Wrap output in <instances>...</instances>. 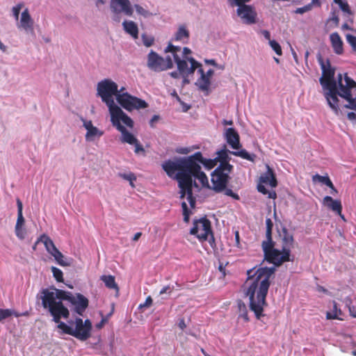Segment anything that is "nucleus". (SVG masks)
<instances>
[{
	"label": "nucleus",
	"mask_w": 356,
	"mask_h": 356,
	"mask_svg": "<svg viewBox=\"0 0 356 356\" xmlns=\"http://www.w3.org/2000/svg\"><path fill=\"white\" fill-rule=\"evenodd\" d=\"M332 44H343L341 39L337 33H333L330 36Z\"/></svg>",
	"instance_id": "42"
},
{
	"label": "nucleus",
	"mask_w": 356,
	"mask_h": 356,
	"mask_svg": "<svg viewBox=\"0 0 356 356\" xmlns=\"http://www.w3.org/2000/svg\"><path fill=\"white\" fill-rule=\"evenodd\" d=\"M218 270L220 273H222V275L225 277L226 273H225V265L223 264V263H220L219 264V266H218Z\"/></svg>",
	"instance_id": "55"
},
{
	"label": "nucleus",
	"mask_w": 356,
	"mask_h": 356,
	"mask_svg": "<svg viewBox=\"0 0 356 356\" xmlns=\"http://www.w3.org/2000/svg\"><path fill=\"white\" fill-rule=\"evenodd\" d=\"M33 21L29 14L28 8L24 9L21 13L19 22L17 24V27L22 29L26 32H31L33 31Z\"/></svg>",
	"instance_id": "21"
},
{
	"label": "nucleus",
	"mask_w": 356,
	"mask_h": 356,
	"mask_svg": "<svg viewBox=\"0 0 356 356\" xmlns=\"http://www.w3.org/2000/svg\"><path fill=\"white\" fill-rule=\"evenodd\" d=\"M333 1L338 4L340 9L346 14L352 15L353 13L347 1L343 0H333Z\"/></svg>",
	"instance_id": "35"
},
{
	"label": "nucleus",
	"mask_w": 356,
	"mask_h": 356,
	"mask_svg": "<svg viewBox=\"0 0 356 356\" xmlns=\"http://www.w3.org/2000/svg\"><path fill=\"white\" fill-rule=\"evenodd\" d=\"M225 136L227 143L234 149H238L241 145L240 143V137L238 132L234 128H228L225 130Z\"/></svg>",
	"instance_id": "22"
},
{
	"label": "nucleus",
	"mask_w": 356,
	"mask_h": 356,
	"mask_svg": "<svg viewBox=\"0 0 356 356\" xmlns=\"http://www.w3.org/2000/svg\"><path fill=\"white\" fill-rule=\"evenodd\" d=\"M217 163L216 158L204 159L200 152H197L187 157L165 161L162 163V168L169 177L177 181L180 199L186 197L191 207L194 208L196 198L193 193V187H197L198 185L193 179H197L203 186L209 187L208 178L200 165L211 170Z\"/></svg>",
	"instance_id": "1"
},
{
	"label": "nucleus",
	"mask_w": 356,
	"mask_h": 356,
	"mask_svg": "<svg viewBox=\"0 0 356 356\" xmlns=\"http://www.w3.org/2000/svg\"><path fill=\"white\" fill-rule=\"evenodd\" d=\"M343 301L346 306L348 308L350 315L353 318H356V306L352 305V299L350 297H346Z\"/></svg>",
	"instance_id": "37"
},
{
	"label": "nucleus",
	"mask_w": 356,
	"mask_h": 356,
	"mask_svg": "<svg viewBox=\"0 0 356 356\" xmlns=\"http://www.w3.org/2000/svg\"><path fill=\"white\" fill-rule=\"evenodd\" d=\"M152 299L151 296H148V297L146 298V300H145V301L144 304H143V305H142V304H141V305H140V307H148L151 306V305H152Z\"/></svg>",
	"instance_id": "48"
},
{
	"label": "nucleus",
	"mask_w": 356,
	"mask_h": 356,
	"mask_svg": "<svg viewBox=\"0 0 356 356\" xmlns=\"http://www.w3.org/2000/svg\"><path fill=\"white\" fill-rule=\"evenodd\" d=\"M116 100L123 108L128 111L146 108L148 106L145 100L132 96L127 92L118 94Z\"/></svg>",
	"instance_id": "14"
},
{
	"label": "nucleus",
	"mask_w": 356,
	"mask_h": 356,
	"mask_svg": "<svg viewBox=\"0 0 356 356\" xmlns=\"http://www.w3.org/2000/svg\"><path fill=\"white\" fill-rule=\"evenodd\" d=\"M171 77L174 79H179L181 75L179 71L178 72H172L170 73Z\"/></svg>",
	"instance_id": "58"
},
{
	"label": "nucleus",
	"mask_w": 356,
	"mask_h": 356,
	"mask_svg": "<svg viewBox=\"0 0 356 356\" xmlns=\"http://www.w3.org/2000/svg\"><path fill=\"white\" fill-rule=\"evenodd\" d=\"M205 63H208V64H210V65H214V66L216 65V63L215 60H213V59H210V60L206 59L205 60Z\"/></svg>",
	"instance_id": "64"
},
{
	"label": "nucleus",
	"mask_w": 356,
	"mask_h": 356,
	"mask_svg": "<svg viewBox=\"0 0 356 356\" xmlns=\"http://www.w3.org/2000/svg\"><path fill=\"white\" fill-rule=\"evenodd\" d=\"M111 121L113 126L115 127L122 134L120 138L122 143L134 145V152L136 154H145V149L140 143L138 140L134 136V134L129 132L127 129L121 124L122 122L127 127L133 128L134 122L130 117L122 112L121 115H116L111 117Z\"/></svg>",
	"instance_id": "6"
},
{
	"label": "nucleus",
	"mask_w": 356,
	"mask_h": 356,
	"mask_svg": "<svg viewBox=\"0 0 356 356\" xmlns=\"http://www.w3.org/2000/svg\"><path fill=\"white\" fill-rule=\"evenodd\" d=\"M322 76L319 79L324 90V96L330 107L338 113L339 111L338 96L344 99L348 104L344 107L356 111V82L347 73L339 74L334 79L335 69L332 67L329 60L325 63L319 59Z\"/></svg>",
	"instance_id": "2"
},
{
	"label": "nucleus",
	"mask_w": 356,
	"mask_h": 356,
	"mask_svg": "<svg viewBox=\"0 0 356 356\" xmlns=\"http://www.w3.org/2000/svg\"><path fill=\"white\" fill-rule=\"evenodd\" d=\"M330 20L336 24H338L339 19L338 16L334 13H333L332 17H330Z\"/></svg>",
	"instance_id": "59"
},
{
	"label": "nucleus",
	"mask_w": 356,
	"mask_h": 356,
	"mask_svg": "<svg viewBox=\"0 0 356 356\" xmlns=\"http://www.w3.org/2000/svg\"><path fill=\"white\" fill-rule=\"evenodd\" d=\"M179 327H180V329H181L182 330H184L186 327V325L185 323V321H184V319H181L179 322Z\"/></svg>",
	"instance_id": "60"
},
{
	"label": "nucleus",
	"mask_w": 356,
	"mask_h": 356,
	"mask_svg": "<svg viewBox=\"0 0 356 356\" xmlns=\"http://www.w3.org/2000/svg\"><path fill=\"white\" fill-rule=\"evenodd\" d=\"M57 253L53 254V257H54L56 261L62 266H70V263L66 261L64 257V255L62 254L60 250H58Z\"/></svg>",
	"instance_id": "38"
},
{
	"label": "nucleus",
	"mask_w": 356,
	"mask_h": 356,
	"mask_svg": "<svg viewBox=\"0 0 356 356\" xmlns=\"http://www.w3.org/2000/svg\"><path fill=\"white\" fill-rule=\"evenodd\" d=\"M26 232L22 227H15V234L18 238L22 240L25 237Z\"/></svg>",
	"instance_id": "45"
},
{
	"label": "nucleus",
	"mask_w": 356,
	"mask_h": 356,
	"mask_svg": "<svg viewBox=\"0 0 356 356\" xmlns=\"http://www.w3.org/2000/svg\"><path fill=\"white\" fill-rule=\"evenodd\" d=\"M348 119L352 122H356V113L349 112L347 115Z\"/></svg>",
	"instance_id": "52"
},
{
	"label": "nucleus",
	"mask_w": 356,
	"mask_h": 356,
	"mask_svg": "<svg viewBox=\"0 0 356 356\" xmlns=\"http://www.w3.org/2000/svg\"><path fill=\"white\" fill-rule=\"evenodd\" d=\"M23 7V5L22 3H19L16 5L15 6L13 7L12 8V13L13 15L15 17L16 20L19 19V13Z\"/></svg>",
	"instance_id": "43"
},
{
	"label": "nucleus",
	"mask_w": 356,
	"mask_h": 356,
	"mask_svg": "<svg viewBox=\"0 0 356 356\" xmlns=\"http://www.w3.org/2000/svg\"><path fill=\"white\" fill-rule=\"evenodd\" d=\"M312 180L313 181L321 182V184H325L331 189L334 190V186L328 176H321L317 174L313 176Z\"/></svg>",
	"instance_id": "31"
},
{
	"label": "nucleus",
	"mask_w": 356,
	"mask_h": 356,
	"mask_svg": "<svg viewBox=\"0 0 356 356\" xmlns=\"http://www.w3.org/2000/svg\"><path fill=\"white\" fill-rule=\"evenodd\" d=\"M142 236V233L141 232H137L134 234V237H133V241H138L140 237Z\"/></svg>",
	"instance_id": "63"
},
{
	"label": "nucleus",
	"mask_w": 356,
	"mask_h": 356,
	"mask_svg": "<svg viewBox=\"0 0 356 356\" xmlns=\"http://www.w3.org/2000/svg\"><path fill=\"white\" fill-rule=\"evenodd\" d=\"M159 120V116L154 115L149 121V126L152 128L155 127V123Z\"/></svg>",
	"instance_id": "49"
},
{
	"label": "nucleus",
	"mask_w": 356,
	"mask_h": 356,
	"mask_svg": "<svg viewBox=\"0 0 356 356\" xmlns=\"http://www.w3.org/2000/svg\"><path fill=\"white\" fill-rule=\"evenodd\" d=\"M124 31L130 34L133 38H136L138 37V29L137 24L130 20H125L122 23Z\"/></svg>",
	"instance_id": "26"
},
{
	"label": "nucleus",
	"mask_w": 356,
	"mask_h": 356,
	"mask_svg": "<svg viewBox=\"0 0 356 356\" xmlns=\"http://www.w3.org/2000/svg\"><path fill=\"white\" fill-rule=\"evenodd\" d=\"M51 270L56 280L58 282H63V274L62 270L55 266H52Z\"/></svg>",
	"instance_id": "40"
},
{
	"label": "nucleus",
	"mask_w": 356,
	"mask_h": 356,
	"mask_svg": "<svg viewBox=\"0 0 356 356\" xmlns=\"http://www.w3.org/2000/svg\"><path fill=\"white\" fill-rule=\"evenodd\" d=\"M143 44H153L155 42L154 38L148 34H143L142 35Z\"/></svg>",
	"instance_id": "44"
},
{
	"label": "nucleus",
	"mask_w": 356,
	"mask_h": 356,
	"mask_svg": "<svg viewBox=\"0 0 356 356\" xmlns=\"http://www.w3.org/2000/svg\"><path fill=\"white\" fill-rule=\"evenodd\" d=\"M72 298L73 300H70V302L74 306V312L79 315L82 316L88 307V299L79 293H76L74 296L72 295Z\"/></svg>",
	"instance_id": "19"
},
{
	"label": "nucleus",
	"mask_w": 356,
	"mask_h": 356,
	"mask_svg": "<svg viewBox=\"0 0 356 356\" xmlns=\"http://www.w3.org/2000/svg\"><path fill=\"white\" fill-rule=\"evenodd\" d=\"M26 314H27V312L24 313L23 314H20L14 312L13 310L9 309H0V321L11 316L12 315H15V316L19 317L22 315H26Z\"/></svg>",
	"instance_id": "34"
},
{
	"label": "nucleus",
	"mask_w": 356,
	"mask_h": 356,
	"mask_svg": "<svg viewBox=\"0 0 356 356\" xmlns=\"http://www.w3.org/2000/svg\"><path fill=\"white\" fill-rule=\"evenodd\" d=\"M237 307L238 312V317L242 318L245 322H248L250 321L248 316V312L247 309V307L245 302L241 300H237Z\"/></svg>",
	"instance_id": "30"
},
{
	"label": "nucleus",
	"mask_w": 356,
	"mask_h": 356,
	"mask_svg": "<svg viewBox=\"0 0 356 356\" xmlns=\"http://www.w3.org/2000/svg\"><path fill=\"white\" fill-rule=\"evenodd\" d=\"M263 184H269L272 188H275L277 185L275 173L269 166H267V171L260 177L257 190L264 195H268V198L275 199L277 197L275 191H268Z\"/></svg>",
	"instance_id": "15"
},
{
	"label": "nucleus",
	"mask_w": 356,
	"mask_h": 356,
	"mask_svg": "<svg viewBox=\"0 0 356 356\" xmlns=\"http://www.w3.org/2000/svg\"><path fill=\"white\" fill-rule=\"evenodd\" d=\"M233 165H219L211 173V184L210 187L216 193H225L227 196L232 197L234 200H239V195L234 193L232 189L227 188L230 179L229 175L233 170Z\"/></svg>",
	"instance_id": "7"
},
{
	"label": "nucleus",
	"mask_w": 356,
	"mask_h": 356,
	"mask_svg": "<svg viewBox=\"0 0 356 356\" xmlns=\"http://www.w3.org/2000/svg\"><path fill=\"white\" fill-rule=\"evenodd\" d=\"M308 5H310L312 6V9L314 7V6H321V1L320 0H312L311 3H309Z\"/></svg>",
	"instance_id": "56"
},
{
	"label": "nucleus",
	"mask_w": 356,
	"mask_h": 356,
	"mask_svg": "<svg viewBox=\"0 0 356 356\" xmlns=\"http://www.w3.org/2000/svg\"><path fill=\"white\" fill-rule=\"evenodd\" d=\"M97 95L102 98L108 107L111 117L116 115H121L123 111L115 104L113 96L117 95L118 93V86L116 83L111 79H104L98 83Z\"/></svg>",
	"instance_id": "8"
},
{
	"label": "nucleus",
	"mask_w": 356,
	"mask_h": 356,
	"mask_svg": "<svg viewBox=\"0 0 356 356\" xmlns=\"http://www.w3.org/2000/svg\"><path fill=\"white\" fill-rule=\"evenodd\" d=\"M250 0H227L232 7L237 6L236 15L243 23L252 24L256 22L257 13L251 6L246 5Z\"/></svg>",
	"instance_id": "11"
},
{
	"label": "nucleus",
	"mask_w": 356,
	"mask_h": 356,
	"mask_svg": "<svg viewBox=\"0 0 356 356\" xmlns=\"http://www.w3.org/2000/svg\"><path fill=\"white\" fill-rule=\"evenodd\" d=\"M197 73L200 74V76L197 79L195 83V86L200 91L204 92L206 95H209L210 92L211 79L214 74L213 70L209 69L205 72L200 63V66L197 68Z\"/></svg>",
	"instance_id": "18"
},
{
	"label": "nucleus",
	"mask_w": 356,
	"mask_h": 356,
	"mask_svg": "<svg viewBox=\"0 0 356 356\" xmlns=\"http://www.w3.org/2000/svg\"><path fill=\"white\" fill-rule=\"evenodd\" d=\"M189 152L190 149L187 147L181 148L179 150H178V152L180 154H188Z\"/></svg>",
	"instance_id": "62"
},
{
	"label": "nucleus",
	"mask_w": 356,
	"mask_h": 356,
	"mask_svg": "<svg viewBox=\"0 0 356 356\" xmlns=\"http://www.w3.org/2000/svg\"><path fill=\"white\" fill-rule=\"evenodd\" d=\"M147 67L154 72H162L171 69L173 67L172 55L169 54L164 58L156 52L151 51L147 57Z\"/></svg>",
	"instance_id": "12"
},
{
	"label": "nucleus",
	"mask_w": 356,
	"mask_h": 356,
	"mask_svg": "<svg viewBox=\"0 0 356 356\" xmlns=\"http://www.w3.org/2000/svg\"><path fill=\"white\" fill-rule=\"evenodd\" d=\"M133 9L136 10L137 14L143 16L144 17H149L152 15V13L147 9L144 8L139 4L133 5Z\"/></svg>",
	"instance_id": "36"
},
{
	"label": "nucleus",
	"mask_w": 356,
	"mask_h": 356,
	"mask_svg": "<svg viewBox=\"0 0 356 356\" xmlns=\"http://www.w3.org/2000/svg\"><path fill=\"white\" fill-rule=\"evenodd\" d=\"M83 127L87 130L85 138L86 141H93L96 138H100L104 135V131L93 126L91 120L81 118Z\"/></svg>",
	"instance_id": "20"
},
{
	"label": "nucleus",
	"mask_w": 356,
	"mask_h": 356,
	"mask_svg": "<svg viewBox=\"0 0 356 356\" xmlns=\"http://www.w3.org/2000/svg\"><path fill=\"white\" fill-rule=\"evenodd\" d=\"M228 152H229V151L226 149L225 147H224V149H220L218 152H217L218 156L216 157V159L217 162L220 163L219 165L225 164V165H232L229 163L230 157L229 156Z\"/></svg>",
	"instance_id": "29"
},
{
	"label": "nucleus",
	"mask_w": 356,
	"mask_h": 356,
	"mask_svg": "<svg viewBox=\"0 0 356 356\" xmlns=\"http://www.w3.org/2000/svg\"><path fill=\"white\" fill-rule=\"evenodd\" d=\"M165 52L172 55L173 63L177 64V70L180 72L181 76L184 78V83H188L187 77L193 74L195 70L200 66V63L195 60L189 54L191 51L188 47H184L181 50L180 46H167Z\"/></svg>",
	"instance_id": "5"
},
{
	"label": "nucleus",
	"mask_w": 356,
	"mask_h": 356,
	"mask_svg": "<svg viewBox=\"0 0 356 356\" xmlns=\"http://www.w3.org/2000/svg\"><path fill=\"white\" fill-rule=\"evenodd\" d=\"M171 293V289H170V286H164L161 291H160V294L162 295L163 293Z\"/></svg>",
	"instance_id": "54"
},
{
	"label": "nucleus",
	"mask_w": 356,
	"mask_h": 356,
	"mask_svg": "<svg viewBox=\"0 0 356 356\" xmlns=\"http://www.w3.org/2000/svg\"><path fill=\"white\" fill-rule=\"evenodd\" d=\"M282 237V250H279L277 256L275 257L274 260L269 261V264H273L275 266H280L284 262L292 261L291 259V250L293 248L294 238L288 229L284 227L280 234Z\"/></svg>",
	"instance_id": "10"
},
{
	"label": "nucleus",
	"mask_w": 356,
	"mask_h": 356,
	"mask_svg": "<svg viewBox=\"0 0 356 356\" xmlns=\"http://www.w3.org/2000/svg\"><path fill=\"white\" fill-rule=\"evenodd\" d=\"M101 280L104 282L105 286L109 289H114L117 294H118L120 289L115 282V277L113 275H102Z\"/></svg>",
	"instance_id": "27"
},
{
	"label": "nucleus",
	"mask_w": 356,
	"mask_h": 356,
	"mask_svg": "<svg viewBox=\"0 0 356 356\" xmlns=\"http://www.w3.org/2000/svg\"><path fill=\"white\" fill-rule=\"evenodd\" d=\"M234 236H235L236 245L238 246V245L240 243V236H239V233L238 231L235 232Z\"/></svg>",
	"instance_id": "61"
},
{
	"label": "nucleus",
	"mask_w": 356,
	"mask_h": 356,
	"mask_svg": "<svg viewBox=\"0 0 356 356\" xmlns=\"http://www.w3.org/2000/svg\"><path fill=\"white\" fill-rule=\"evenodd\" d=\"M275 272V267H261L247 271L244 293L249 298L250 309L254 312L257 319L264 316V307L268 305L266 296L270 286V278Z\"/></svg>",
	"instance_id": "3"
},
{
	"label": "nucleus",
	"mask_w": 356,
	"mask_h": 356,
	"mask_svg": "<svg viewBox=\"0 0 356 356\" xmlns=\"http://www.w3.org/2000/svg\"><path fill=\"white\" fill-rule=\"evenodd\" d=\"M323 203L328 209L336 212L339 216H340L341 217L342 219L345 220L344 216L341 213L342 205H341V202L340 200H334L330 196H325L323 200Z\"/></svg>",
	"instance_id": "24"
},
{
	"label": "nucleus",
	"mask_w": 356,
	"mask_h": 356,
	"mask_svg": "<svg viewBox=\"0 0 356 356\" xmlns=\"http://www.w3.org/2000/svg\"><path fill=\"white\" fill-rule=\"evenodd\" d=\"M271 229L266 230V240L261 243V248L264 252V259L269 263L273 261L275 256H277L279 250L275 248V242L273 241L272 237Z\"/></svg>",
	"instance_id": "17"
},
{
	"label": "nucleus",
	"mask_w": 356,
	"mask_h": 356,
	"mask_svg": "<svg viewBox=\"0 0 356 356\" xmlns=\"http://www.w3.org/2000/svg\"><path fill=\"white\" fill-rule=\"evenodd\" d=\"M277 55H282V46H271Z\"/></svg>",
	"instance_id": "57"
},
{
	"label": "nucleus",
	"mask_w": 356,
	"mask_h": 356,
	"mask_svg": "<svg viewBox=\"0 0 356 356\" xmlns=\"http://www.w3.org/2000/svg\"><path fill=\"white\" fill-rule=\"evenodd\" d=\"M312 10V6L310 5H306L301 8H298L294 12L296 14H303L305 13L309 12Z\"/></svg>",
	"instance_id": "46"
},
{
	"label": "nucleus",
	"mask_w": 356,
	"mask_h": 356,
	"mask_svg": "<svg viewBox=\"0 0 356 356\" xmlns=\"http://www.w3.org/2000/svg\"><path fill=\"white\" fill-rule=\"evenodd\" d=\"M343 46H333L334 51L337 54H341L343 52Z\"/></svg>",
	"instance_id": "51"
},
{
	"label": "nucleus",
	"mask_w": 356,
	"mask_h": 356,
	"mask_svg": "<svg viewBox=\"0 0 356 356\" xmlns=\"http://www.w3.org/2000/svg\"><path fill=\"white\" fill-rule=\"evenodd\" d=\"M266 229H271L273 230V222L270 218H266Z\"/></svg>",
	"instance_id": "50"
},
{
	"label": "nucleus",
	"mask_w": 356,
	"mask_h": 356,
	"mask_svg": "<svg viewBox=\"0 0 356 356\" xmlns=\"http://www.w3.org/2000/svg\"><path fill=\"white\" fill-rule=\"evenodd\" d=\"M190 33L186 26L181 24L179 26L177 30L174 33L173 37L168 44H172V42L186 43L189 38Z\"/></svg>",
	"instance_id": "23"
},
{
	"label": "nucleus",
	"mask_w": 356,
	"mask_h": 356,
	"mask_svg": "<svg viewBox=\"0 0 356 356\" xmlns=\"http://www.w3.org/2000/svg\"><path fill=\"white\" fill-rule=\"evenodd\" d=\"M57 323V327L62 330L63 333L73 336L81 341H86L90 337L92 323L89 319L83 321L81 318H76L74 329L60 321Z\"/></svg>",
	"instance_id": "9"
},
{
	"label": "nucleus",
	"mask_w": 356,
	"mask_h": 356,
	"mask_svg": "<svg viewBox=\"0 0 356 356\" xmlns=\"http://www.w3.org/2000/svg\"><path fill=\"white\" fill-rule=\"evenodd\" d=\"M347 40L350 44H356V38L353 35H348Z\"/></svg>",
	"instance_id": "53"
},
{
	"label": "nucleus",
	"mask_w": 356,
	"mask_h": 356,
	"mask_svg": "<svg viewBox=\"0 0 356 356\" xmlns=\"http://www.w3.org/2000/svg\"><path fill=\"white\" fill-rule=\"evenodd\" d=\"M95 1L97 6L104 4L106 1V0ZM110 8L111 10L117 15L122 13L131 17L134 14L133 5L130 0H111Z\"/></svg>",
	"instance_id": "16"
},
{
	"label": "nucleus",
	"mask_w": 356,
	"mask_h": 356,
	"mask_svg": "<svg viewBox=\"0 0 356 356\" xmlns=\"http://www.w3.org/2000/svg\"><path fill=\"white\" fill-rule=\"evenodd\" d=\"M55 292L50 291L48 289L42 291V305L44 308L48 309L53 321L58 323L60 320L68 318L70 317L69 309L63 305L62 300H67L69 302L72 300V294L71 292L65 291L62 289L54 288Z\"/></svg>",
	"instance_id": "4"
},
{
	"label": "nucleus",
	"mask_w": 356,
	"mask_h": 356,
	"mask_svg": "<svg viewBox=\"0 0 356 356\" xmlns=\"http://www.w3.org/2000/svg\"><path fill=\"white\" fill-rule=\"evenodd\" d=\"M343 315V312L340 308H338L337 304L335 301L333 302V309L332 312H327L326 313V318L331 319H337L340 321H343V318L341 317Z\"/></svg>",
	"instance_id": "28"
},
{
	"label": "nucleus",
	"mask_w": 356,
	"mask_h": 356,
	"mask_svg": "<svg viewBox=\"0 0 356 356\" xmlns=\"http://www.w3.org/2000/svg\"><path fill=\"white\" fill-rule=\"evenodd\" d=\"M231 153L234 156L241 157L244 159H246V160H248L250 161H254V159L256 157L255 154H250L245 149H241V150L237 151V152H232Z\"/></svg>",
	"instance_id": "33"
},
{
	"label": "nucleus",
	"mask_w": 356,
	"mask_h": 356,
	"mask_svg": "<svg viewBox=\"0 0 356 356\" xmlns=\"http://www.w3.org/2000/svg\"><path fill=\"white\" fill-rule=\"evenodd\" d=\"M118 176L129 181L130 185L134 187V181L136 180V176L133 172L119 173Z\"/></svg>",
	"instance_id": "39"
},
{
	"label": "nucleus",
	"mask_w": 356,
	"mask_h": 356,
	"mask_svg": "<svg viewBox=\"0 0 356 356\" xmlns=\"http://www.w3.org/2000/svg\"><path fill=\"white\" fill-rule=\"evenodd\" d=\"M190 234L195 235L200 241L208 240L209 236H211V238L214 240L211 222L206 217L194 220L193 227L191 229Z\"/></svg>",
	"instance_id": "13"
},
{
	"label": "nucleus",
	"mask_w": 356,
	"mask_h": 356,
	"mask_svg": "<svg viewBox=\"0 0 356 356\" xmlns=\"http://www.w3.org/2000/svg\"><path fill=\"white\" fill-rule=\"evenodd\" d=\"M17 220L15 225V227H23L24 224V218L22 213L23 205L22 201L17 198Z\"/></svg>",
	"instance_id": "32"
},
{
	"label": "nucleus",
	"mask_w": 356,
	"mask_h": 356,
	"mask_svg": "<svg viewBox=\"0 0 356 356\" xmlns=\"http://www.w3.org/2000/svg\"><path fill=\"white\" fill-rule=\"evenodd\" d=\"M42 242L44 243L47 251L53 256V254L57 253L59 250L54 243L53 241L46 234H42L37 240L36 243Z\"/></svg>",
	"instance_id": "25"
},
{
	"label": "nucleus",
	"mask_w": 356,
	"mask_h": 356,
	"mask_svg": "<svg viewBox=\"0 0 356 356\" xmlns=\"http://www.w3.org/2000/svg\"><path fill=\"white\" fill-rule=\"evenodd\" d=\"M261 35H262V36H264L266 39H267L268 40L269 44H278V43H277L275 41L270 40V33L268 31H262Z\"/></svg>",
	"instance_id": "47"
},
{
	"label": "nucleus",
	"mask_w": 356,
	"mask_h": 356,
	"mask_svg": "<svg viewBox=\"0 0 356 356\" xmlns=\"http://www.w3.org/2000/svg\"><path fill=\"white\" fill-rule=\"evenodd\" d=\"M181 208L183 211L184 220L186 222H188L191 211L188 208L187 204L185 202L181 203Z\"/></svg>",
	"instance_id": "41"
}]
</instances>
